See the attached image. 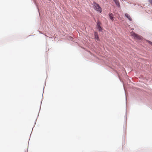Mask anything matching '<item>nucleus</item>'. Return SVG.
Wrapping results in <instances>:
<instances>
[{"label":"nucleus","mask_w":152,"mask_h":152,"mask_svg":"<svg viewBox=\"0 0 152 152\" xmlns=\"http://www.w3.org/2000/svg\"><path fill=\"white\" fill-rule=\"evenodd\" d=\"M93 4L94 5L95 10L101 13L102 8L99 5L94 2L93 3Z\"/></svg>","instance_id":"nucleus-1"},{"label":"nucleus","mask_w":152,"mask_h":152,"mask_svg":"<svg viewBox=\"0 0 152 152\" xmlns=\"http://www.w3.org/2000/svg\"><path fill=\"white\" fill-rule=\"evenodd\" d=\"M101 24V23L99 21H98L97 23V28L100 31H101L102 30V28L100 26Z\"/></svg>","instance_id":"nucleus-3"},{"label":"nucleus","mask_w":152,"mask_h":152,"mask_svg":"<svg viewBox=\"0 0 152 152\" xmlns=\"http://www.w3.org/2000/svg\"><path fill=\"white\" fill-rule=\"evenodd\" d=\"M125 16L130 21L132 20V18H131L130 15L127 13H126L125 15Z\"/></svg>","instance_id":"nucleus-4"},{"label":"nucleus","mask_w":152,"mask_h":152,"mask_svg":"<svg viewBox=\"0 0 152 152\" xmlns=\"http://www.w3.org/2000/svg\"><path fill=\"white\" fill-rule=\"evenodd\" d=\"M132 36L134 37V39H141V37L139 35L137 34L134 33L132 34Z\"/></svg>","instance_id":"nucleus-2"},{"label":"nucleus","mask_w":152,"mask_h":152,"mask_svg":"<svg viewBox=\"0 0 152 152\" xmlns=\"http://www.w3.org/2000/svg\"><path fill=\"white\" fill-rule=\"evenodd\" d=\"M148 42L151 45H152V42H151L150 41H148Z\"/></svg>","instance_id":"nucleus-8"},{"label":"nucleus","mask_w":152,"mask_h":152,"mask_svg":"<svg viewBox=\"0 0 152 152\" xmlns=\"http://www.w3.org/2000/svg\"><path fill=\"white\" fill-rule=\"evenodd\" d=\"M114 1L116 5L118 6L119 7L120 6V4L119 3V1L118 0H113Z\"/></svg>","instance_id":"nucleus-5"},{"label":"nucleus","mask_w":152,"mask_h":152,"mask_svg":"<svg viewBox=\"0 0 152 152\" xmlns=\"http://www.w3.org/2000/svg\"><path fill=\"white\" fill-rule=\"evenodd\" d=\"M149 1L152 4V0H149Z\"/></svg>","instance_id":"nucleus-9"},{"label":"nucleus","mask_w":152,"mask_h":152,"mask_svg":"<svg viewBox=\"0 0 152 152\" xmlns=\"http://www.w3.org/2000/svg\"><path fill=\"white\" fill-rule=\"evenodd\" d=\"M109 17L110 19L111 20L113 21V14H112V13L109 14Z\"/></svg>","instance_id":"nucleus-6"},{"label":"nucleus","mask_w":152,"mask_h":152,"mask_svg":"<svg viewBox=\"0 0 152 152\" xmlns=\"http://www.w3.org/2000/svg\"><path fill=\"white\" fill-rule=\"evenodd\" d=\"M95 39L96 40H97L98 41L99 40V37L98 35L97 34H96V33H95Z\"/></svg>","instance_id":"nucleus-7"}]
</instances>
